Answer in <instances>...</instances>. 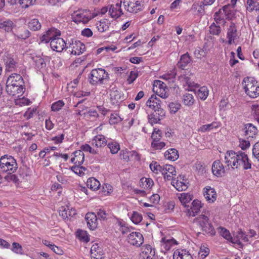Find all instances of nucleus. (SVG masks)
<instances>
[{
    "label": "nucleus",
    "mask_w": 259,
    "mask_h": 259,
    "mask_svg": "<svg viewBox=\"0 0 259 259\" xmlns=\"http://www.w3.org/2000/svg\"><path fill=\"white\" fill-rule=\"evenodd\" d=\"M225 163L228 166L232 168H239L241 166L244 169H248L251 167V163L247 155L244 152L239 151H228L225 156Z\"/></svg>",
    "instance_id": "nucleus-1"
},
{
    "label": "nucleus",
    "mask_w": 259,
    "mask_h": 259,
    "mask_svg": "<svg viewBox=\"0 0 259 259\" xmlns=\"http://www.w3.org/2000/svg\"><path fill=\"white\" fill-rule=\"evenodd\" d=\"M242 84L246 94L250 98H254L259 96V85L253 78L245 77Z\"/></svg>",
    "instance_id": "nucleus-2"
},
{
    "label": "nucleus",
    "mask_w": 259,
    "mask_h": 259,
    "mask_svg": "<svg viewBox=\"0 0 259 259\" xmlns=\"http://www.w3.org/2000/svg\"><path fill=\"white\" fill-rule=\"evenodd\" d=\"M108 79V72L102 68L94 69L89 74V81L93 85L102 84L104 80H107Z\"/></svg>",
    "instance_id": "nucleus-3"
},
{
    "label": "nucleus",
    "mask_w": 259,
    "mask_h": 259,
    "mask_svg": "<svg viewBox=\"0 0 259 259\" xmlns=\"http://www.w3.org/2000/svg\"><path fill=\"white\" fill-rule=\"evenodd\" d=\"M0 168L2 171L12 174L18 168L16 159L12 156L5 155L0 158Z\"/></svg>",
    "instance_id": "nucleus-4"
},
{
    "label": "nucleus",
    "mask_w": 259,
    "mask_h": 259,
    "mask_svg": "<svg viewBox=\"0 0 259 259\" xmlns=\"http://www.w3.org/2000/svg\"><path fill=\"white\" fill-rule=\"evenodd\" d=\"M194 223L199 226L201 230L207 234L214 235V229L209 220L208 217L205 214H201L195 218Z\"/></svg>",
    "instance_id": "nucleus-5"
},
{
    "label": "nucleus",
    "mask_w": 259,
    "mask_h": 259,
    "mask_svg": "<svg viewBox=\"0 0 259 259\" xmlns=\"http://www.w3.org/2000/svg\"><path fill=\"white\" fill-rule=\"evenodd\" d=\"M73 21L77 24L82 23H88L93 18L92 13L89 10H80L74 13L72 15Z\"/></svg>",
    "instance_id": "nucleus-6"
},
{
    "label": "nucleus",
    "mask_w": 259,
    "mask_h": 259,
    "mask_svg": "<svg viewBox=\"0 0 259 259\" xmlns=\"http://www.w3.org/2000/svg\"><path fill=\"white\" fill-rule=\"evenodd\" d=\"M143 0H122L124 9L130 13H136L142 10Z\"/></svg>",
    "instance_id": "nucleus-7"
},
{
    "label": "nucleus",
    "mask_w": 259,
    "mask_h": 259,
    "mask_svg": "<svg viewBox=\"0 0 259 259\" xmlns=\"http://www.w3.org/2000/svg\"><path fill=\"white\" fill-rule=\"evenodd\" d=\"M67 49L69 50L71 54L74 55H79L83 53L85 50L84 45L80 41L75 40L73 41L72 40L69 41Z\"/></svg>",
    "instance_id": "nucleus-8"
},
{
    "label": "nucleus",
    "mask_w": 259,
    "mask_h": 259,
    "mask_svg": "<svg viewBox=\"0 0 259 259\" xmlns=\"http://www.w3.org/2000/svg\"><path fill=\"white\" fill-rule=\"evenodd\" d=\"M239 32L237 30V27L235 24L233 22H231L227 29V44L228 45L235 44L236 41L239 38Z\"/></svg>",
    "instance_id": "nucleus-9"
},
{
    "label": "nucleus",
    "mask_w": 259,
    "mask_h": 259,
    "mask_svg": "<svg viewBox=\"0 0 259 259\" xmlns=\"http://www.w3.org/2000/svg\"><path fill=\"white\" fill-rule=\"evenodd\" d=\"M3 58L6 66V70L9 72L14 71L18 65L16 59L14 58L12 54L7 52L5 53Z\"/></svg>",
    "instance_id": "nucleus-10"
},
{
    "label": "nucleus",
    "mask_w": 259,
    "mask_h": 259,
    "mask_svg": "<svg viewBox=\"0 0 259 259\" xmlns=\"http://www.w3.org/2000/svg\"><path fill=\"white\" fill-rule=\"evenodd\" d=\"M127 241L131 245L139 247L143 243L144 237L140 232H132L128 235Z\"/></svg>",
    "instance_id": "nucleus-11"
},
{
    "label": "nucleus",
    "mask_w": 259,
    "mask_h": 259,
    "mask_svg": "<svg viewBox=\"0 0 259 259\" xmlns=\"http://www.w3.org/2000/svg\"><path fill=\"white\" fill-rule=\"evenodd\" d=\"M242 135L244 136L247 139L251 140L255 138L257 135L258 130L256 126L252 123H247L244 125L241 130Z\"/></svg>",
    "instance_id": "nucleus-12"
},
{
    "label": "nucleus",
    "mask_w": 259,
    "mask_h": 259,
    "mask_svg": "<svg viewBox=\"0 0 259 259\" xmlns=\"http://www.w3.org/2000/svg\"><path fill=\"white\" fill-rule=\"evenodd\" d=\"M68 42H65L64 39L60 37H55L50 41V47L53 51L57 52H61L65 48L67 49Z\"/></svg>",
    "instance_id": "nucleus-13"
},
{
    "label": "nucleus",
    "mask_w": 259,
    "mask_h": 259,
    "mask_svg": "<svg viewBox=\"0 0 259 259\" xmlns=\"http://www.w3.org/2000/svg\"><path fill=\"white\" fill-rule=\"evenodd\" d=\"M25 90V89L23 85L6 84V90L7 93L9 95L16 98H19L24 93Z\"/></svg>",
    "instance_id": "nucleus-14"
},
{
    "label": "nucleus",
    "mask_w": 259,
    "mask_h": 259,
    "mask_svg": "<svg viewBox=\"0 0 259 259\" xmlns=\"http://www.w3.org/2000/svg\"><path fill=\"white\" fill-rule=\"evenodd\" d=\"M165 116V111L163 109L155 110L148 115V122L152 126L154 124L158 123Z\"/></svg>",
    "instance_id": "nucleus-15"
},
{
    "label": "nucleus",
    "mask_w": 259,
    "mask_h": 259,
    "mask_svg": "<svg viewBox=\"0 0 259 259\" xmlns=\"http://www.w3.org/2000/svg\"><path fill=\"white\" fill-rule=\"evenodd\" d=\"M122 3V0H120L116 4L110 6L108 11L112 18L117 19L123 14L121 8Z\"/></svg>",
    "instance_id": "nucleus-16"
},
{
    "label": "nucleus",
    "mask_w": 259,
    "mask_h": 259,
    "mask_svg": "<svg viewBox=\"0 0 259 259\" xmlns=\"http://www.w3.org/2000/svg\"><path fill=\"white\" fill-rule=\"evenodd\" d=\"M178 180H172L171 184L179 191L186 190L188 187V183L186 179H185L184 176H180Z\"/></svg>",
    "instance_id": "nucleus-17"
},
{
    "label": "nucleus",
    "mask_w": 259,
    "mask_h": 259,
    "mask_svg": "<svg viewBox=\"0 0 259 259\" xmlns=\"http://www.w3.org/2000/svg\"><path fill=\"white\" fill-rule=\"evenodd\" d=\"M147 106L153 109L154 111L157 110L161 108V101L156 95H153L148 100L146 103Z\"/></svg>",
    "instance_id": "nucleus-18"
},
{
    "label": "nucleus",
    "mask_w": 259,
    "mask_h": 259,
    "mask_svg": "<svg viewBox=\"0 0 259 259\" xmlns=\"http://www.w3.org/2000/svg\"><path fill=\"white\" fill-rule=\"evenodd\" d=\"M150 168L151 170L155 174H158L159 172L162 173V172H165L166 170L169 171V170L171 171V169L173 170L172 165L165 164L161 166L158 164L156 162H152L150 164Z\"/></svg>",
    "instance_id": "nucleus-19"
},
{
    "label": "nucleus",
    "mask_w": 259,
    "mask_h": 259,
    "mask_svg": "<svg viewBox=\"0 0 259 259\" xmlns=\"http://www.w3.org/2000/svg\"><path fill=\"white\" fill-rule=\"evenodd\" d=\"M203 195L209 203L214 202L217 199V193L214 188L207 186L203 189Z\"/></svg>",
    "instance_id": "nucleus-20"
},
{
    "label": "nucleus",
    "mask_w": 259,
    "mask_h": 259,
    "mask_svg": "<svg viewBox=\"0 0 259 259\" xmlns=\"http://www.w3.org/2000/svg\"><path fill=\"white\" fill-rule=\"evenodd\" d=\"M24 81L22 77L17 73H13L10 75L7 80V85H23Z\"/></svg>",
    "instance_id": "nucleus-21"
},
{
    "label": "nucleus",
    "mask_w": 259,
    "mask_h": 259,
    "mask_svg": "<svg viewBox=\"0 0 259 259\" xmlns=\"http://www.w3.org/2000/svg\"><path fill=\"white\" fill-rule=\"evenodd\" d=\"M88 226L91 230H94L98 225L97 215L94 212H88L85 215Z\"/></svg>",
    "instance_id": "nucleus-22"
},
{
    "label": "nucleus",
    "mask_w": 259,
    "mask_h": 259,
    "mask_svg": "<svg viewBox=\"0 0 259 259\" xmlns=\"http://www.w3.org/2000/svg\"><path fill=\"white\" fill-rule=\"evenodd\" d=\"M155 253V249L151 245L146 244L142 247L141 256L143 259H152Z\"/></svg>",
    "instance_id": "nucleus-23"
},
{
    "label": "nucleus",
    "mask_w": 259,
    "mask_h": 259,
    "mask_svg": "<svg viewBox=\"0 0 259 259\" xmlns=\"http://www.w3.org/2000/svg\"><path fill=\"white\" fill-rule=\"evenodd\" d=\"M211 169L213 174L217 177L223 176L225 172L223 164L219 160L213 162Z\"/></svg>",
    "instance_id": "nucleus-24"
},
{
    "label": "nucleus",
    "mask_w": 259,
    "mask_h": 259,
    "mask_svg": "<svg viewBox=\"0 0 259 259\" xmlns=\"http://www.w3.org/2000/svg\"><path fill=\"white\" fill-rule=\"evenodd\" d=\"M202 207V204L200 201L196 199L191 203L190 208L187 209V213L189 216L194 217L200 211Z\"/></svg>",
    "instance_id": "nucleus-25"
},
{
    "label": "nucleus",
    "mask_w": 259,
    "mask_h": 259,
    "mask_svg": "<svg viewBox=\"0 0 259 259\" xmlns=\"http://www.w3.org/2000/svg\"><path fill=\"white\" fill-rule=\"evenodd\" d=\"M90 253L92 258L102 259L104 257L102 249L97 243H95L92 245Z\"/></svg>",
    "instance_id": "nucleus-26"
},
{
    "label": "nucleus",
    "mask_w": 259,
    "mask_h": 259,
    "mask_svg": "<svg viewBox=\"0 0 259 259\" xmlns=\"http://www.w3.org/2000/svg\"><path fill=\"white\" fill-rule=\"evenodd\" d=\"M158 85L159 88V91L157 90L156 91L157 95L163 99L167 98L168 97L169 94L165 91V89L167 90H168L167 88H166L165 85L161 81H157L154 84V87L153 88L154 91L155 90V88H157Z\"/></svg>",
    "instance_id": "nucleus-27"
},
{
    "label": "nucleus",
    "mask_w": 259,
    "mask_h": 259,
    "mask_svg": "<svg viewBox=\"0 0 259 259\" xmlns=\"http://www.w3.org/2000/svg\"><path fill=\"white\" fill-rule=\"evenodd\" d=\"M57 29L55 28H52L49 29L45 33L40 37V39L41 42L44 43H48L52 39L55 38V37L57 35Z\"/></svg>",
    "instance_id": "nucleus-28"
},
{
    "label": "nucleus",
    "mask_w": 259,
    "mask_h": 259,
    "mask_svg": "<svg viewBox=\"0 0 259 259\" xmlns=\"http://www.w3.org/2000/svg\"><path fill=\"white\" fill-rule=\"evenodd\" d=\"M76 210L75 209L71 208L70 209L69 207L67 205L65 206H62L59 209V214L62 217L65 219L69 217H73L76 214Z\"/></svg>",
    "instance_id": "nucleus-29"
},
{
    "label": "nucleus",
    "mask_w": 259,
    "mask_h": 259,
    "mask_svg": "<svg viewBox=\"0 0 259 259\" xmlns=\"http://www.w3.org/2000/svg\"><path fill=\"white\" fill-rule=\"evenodd\" d=\"M160 243L161 247L164 249L165 251H167L177 244V241L174 238L165 237L162 238Z\"/></svg>",
    "instance_id": "nucleus-30"
},
{
    "label": "nucleus",
    "mask_w": 259,
    "mask_h": 259,
    "mask_svg": "<svg viewBox=\"0 0 259 259\" xmlns=\"http://www.w3.org/2000/svg\"><path fill=\"white\" fill-rule=\"evenodd\" d=\"M73 157L71 158V161L74 163V164L81 165L83 163L84 160V155L81 150L75 151L72 154Z\"/></svg>",
    "instance_id": "nucleus-31"
},
{
    "label": "nucleus",
    "mask_w": 259,
    "mask_h": 259,
    "mask_svg": "<svg viewBox=\"0 0 259 259\" xmlns=\"http://www.w3.org/2000/svg\"><path fill=\"white\" fill-rule=\"evenodd\" d=\"M106 143L107 141L105 137L102 135L95 136L92 141V145L97 148L105 146Z\"/></svg>",
    "instance_id": "nucleus-32"
},
{
    "label": "nucleus",
    "mask_w": 259,
    "mask_h": 259,
    "mask_svg": "<svg viewBox=\"0 0 259 259\" xmlns=\"http://www.w3.org/2000/svg\"><path fill=\"white\" fill-rule=\"evenodd\" d=\"M179 153L177 149L171 148L167 150L164 153V157L166 159L175 161L179 158Z\"/></svg>",
    "instance_id": "nucleus-33"
},
{
    "label": "nucleus",
    "mask_w": 259,
    "mask_h": 259,
    "mask_svg": "<svg viewBox=\"0 0 259 259\" xmlns=\"http://www.w3.org/2000/svg\"><path fill=\"white\" fill-rule=\"evenodd\" d=\"M191 62L190 57L188 53H186L181 56L180 60L178 62V66L182 68H185Z\"/></svg>",
    "instance_id": "nucleus-34"
},
{
    "label": "nucleus",
    "mask_w": 259,
    "mask_h": 259,
    "mask_svg": "<svg viewBox=\"0 0 259 259\" xmlns=\"http://www.w3.org/2000/svg\"><path fill=\"white\" fill-rule=\"evenodd\" d=\"M226 17L223 10L220 9L213 15L214 20L217 24L224 25L226 23L225 17Z\"/></svg>",
    "instance_id": "nucleus-35"
},
{
    "label": "nucleus",
    "mask_w": 259,
    "mask_h": 259,
    "mask_svg": "<svg viewBox=\"0 0 259 259\" xmlns=\"http://www.w3.org/2000/svg\"><path fill=\"white\" fill-rule=\"evenodd\" d=\"M192 195L189 193H183L179 196V199L182 204L185 207H188L189 203L192 199Z\"/></svg>",
    "instance_id": "nucleus-36"
},
{
    "label": "nucleus",
    "mask_w": 259,
    "mask_h": 259,
    "mask_svg": "<svg viewBox=\"0 0 259 259\" xmlns=\"http://www.w3.org/2000/svg\"><path fill=\"white\" fill-rule=\"evenodd\" d=\"M110 23L107 19H102L96 24L98 30L101 32H104L108 30Z\"/></svg>",
    "instance_id": "nucleus-37"
},
{
    "label": "nucleus",
    "mask_w": 259,
    "mask_h": 259,
    "mask_svg": "<svg viewBox=\"0 0 259 259\" xmlns=\"http://www.w3.org/2000/svg\"><path fill=\"white\" fill-rule=\"evenodd\" d=\"M110 96L112 104H116L120 102L121 93L119 91L113 89L110 91Z\"/></svg>",
    "instance_id": "nucleus-38"
},
{
    "label": "nucleus",
    "mask_w": 259,
    "mask_h": 259,
    "mask_svg": "<svg viewBox=\"0 0 259 259\" xmlns=\"http://www.w3.org/2000/svg\"><path fill=\"white\" fill-rule=\"evenodd\" d=\"M87 185L89 188L95 191L99 188L100 183L95 178H90L88 180Z\"/></svg>",
    "instance_id": "nucleus-39"
},
{
    "label": "nucleus",
    "mask_w": 259,
    "mask_h": 259,
    "mask_svg": "<svg viewBox=\"0 0 259 259\" xmlns=\"http://www.w3.org/2000/svg\"><path fill=\"white\" fill-rule=\"evenodd\" d=\"M219 233L225 239L228 240L232 243H235L234 239L231 236V235L229 230L223 227H219L218 228Z\"/></svg>",
    "instance_id": "nucleus-40"
},
{
    "label": "nucleus",
    "mask_w": 259,
    "mask_h": 259,
    "mask_svg": "<svg viewBox=\"0 0 259 259\" xmlns=\"http://www.w3.org/2000/svg\"><path fill=\"white\" fill-rule=\"evenodd\" d=\"M174 259H193L192 256L186 250H182L178 252V254L175 253Z\"/></svg>",
    "instance_id": "nucleus-41"
},
{
    "label": "nucleus",
    "mask_w": 259,
    "mask_h": 259,
    "mask_svg": "<svg viewBox=\"0 0 259 259\" xmlns=\"http://www.w3.org/2000/svg\"><path fill=\"white\" fill-rule=\"evenodd\" d=\"M220 126V123L217 122H213L210 124H204L199 128V131L206 132L210 131L214 128H217Z\"/></svg>",
    "instance_id": "nucleus-42"
},
{
    "label": "nucleus",
    "mask_w": 259,
    "mask_h": 259,
    "mask_svg": "<svg viewBox=\"0 0 259 259\" xmlns=\"http://www.w3.org/2000/svg\"><path fill=\"white\" fill-rule=\"evenodd\" d=\"M240 240L244 242H247L248 241V237L245 232H243L241 230H239L237 232L236 237L234 239V243L239 244Z\"/></svg>",
    "instance_id": "nucleus-43"
},
{
    "label": "nucleus",
    "mask_w": 259,
    "mask_h": 259,
    "mask_svg": "<svg viewBox=\"0 0 259 259\" xmlns=\"http://www.w3.org/2000/svg\"><path fill=\"white\" fill-rule=\"evenodd\" d=\"M182 101L185 105L191 106L194 103L195 99L192 94L187 93L183 95Z\"/></svg>",
    "instance_id": "nucleus-44"
},
{
    "label": "nucleus",
    "mask_w": 259,
    "mask_h": 259,
    "mask_svg": "<svg viewBox=\"0 0 259 259\" xmlns=\"http://www.w3.org/2000/svg\"><path fill=\"white\" fill-rule=\"evenodd\" d=\"M71 169L73 171L75 174L79 176H83L86 171H88L87 169L80 165L75 164L74 166H73L71 167Z\"/></svg>",
    "instance_id": "nucleus-45"
},
{
    "label": "nucleus",
    "mask_w": 259,
    "mask_h": 259,
    "mask_svg": "<svg viewBox=\"0 0 259 259\" xmlns=\"http://www.w3.org/2000/svg\"><path fill=\"white\" fill-rule=\"evenodd\" d=\"M28 27L33 31H36L40 29L41 24L37 19H32L28 23Z\"/></svg>",
    "instance_id": "nucleus-46"
},
{
    "label": "nucleus",
    "mask_w": 259,
    "mask_h": 259,
    "mask_svg": "<svg viewBox=\"0 0 259 259\" xmlns=\"http://www.w3.org/2000/svg\"><path fill=\"white\" fill-rule=\"evenodd\" d=\"M140 186L144 189H150L154 184L153 181L150 178H142L140 180Z\"/></svg>",
    "instance_id": "nucleus-47"
},
{
    "label": "nucleus",
    "mask_w": 259,
    "mask_h": 259,
    "mask_svg": "<svg viewBox=\"0 0 259 259\" xmlns=\"http://www.w3.org/2000/svg\"><path fill=\"white\" fill-rule=\"evenodd\" d=\"M208 93V89L205 86L200 88L197 91L198 97L202 100H205L207 98Z\"/></svg>",
    "instance_id": "nucleus-48"
},
{
    "label": "nucleus",
    "mask_w": 259,
    "mask_h": 259,
    "mask_svg": "<svg viewBox=\"0 0 259 259\" xmlns=\"http://www.w3.org/2000/svg\"><path fill=\"white\" fill-rule=\"evenodd\" d=\"M117 226L119 227L118 230L121 232L122 234H126L128 233L132 232V228L129 227L125 223L119 222L117 224Z\"/></svg>",
    "instance_id": "nucleus-49"
},
{
    "label": "nucleus",
    "mask_w": 259,
    "mask_h": 259,
    "mask_svg": "<svg viewBox=\"0 0 259 259\" xmlns=\"http://www.w3.org/2000/svg\"><path fill=\"white\" fill-rule=\"evenodd\" d=\"M234 7L231 6L230 5H227L224 6L222 9L224 11L226 18H229L232 17L234 14Z\"/></svg>",
    "instance_id": "nucleus-50"
},
{
    "label": "nucleus",
    "mask_w": 259,
    "mask_h": 259,
    "mask_svg": "<svg viewBox=\"0 0 259 259\" xmlns=\"http://www.w3.org/2000/svg\"><path fill=\"white\" fill-rule=\"evenodd\" d=\"M173 170L171 171H167L166 170L165 172H162L161 174L163 176L164 179L166 181H170L173 180V176H176V171L174 166L172 165Z\"/></svg>",
    "instance_id": "nucleus-51"
},
{
    "label": "nucleus",
    "mask_w": 259,
    "mask_h": 259,
    "mask_svg": "<svg viewBox=\"0 0 259 259\" xmlns=\"http://www.w3.org/2000/svg\"><path fill=\"white\" fill-rule=\"evenodd\" d=\"M209 28L210 33L212 35H219L222 31L220 26L215 23H212Z\"/></svg>",
    "instance_id": "nucleus-52"
},
{
    "label": "nucleus",
    "mask_w": 259,
    "mask_h": 259,
    "mask_svg": "<svg viewBox=\"0 0 259 259\" xmlns=\"http://www.w3.org/2000/svg\"><path fill=\"white\" fill-rule=\"evenodd\" d=\"M181 81L183 82L184 85H187L189 87H193L195 85V83L190 79V78L185 75H181L179 77Z\"/></svg>",
    "instance_id": "nucleus-53"
},
{
    "label": "nucleus",
    "mask_w": 259,
    "mask_h": 259,
    "mask_svg": "<svg viewBox=\"0 0 259 259\" xmlns=\"http://www.w3.org/2000/svg\"><path fill=\"white\" fill-rule=\"evenodd\" d=\"M131 221L135 224H139L142 220V215L137 211H133L130 216Z\"/></svg>",
    "instance_id": "nucleus-54"
},
{
    "label": "nucleus",
    "mask_w": 259,
    "mask_h": 259,
    "mask_svg": "<svg viewBox=\"0 0 259 259\" xmlns=\"http://www.w3.org/2000/svg\"><path fill=\"white\" fill-rule=\"evenodd\" d=\"M108 147L110 149V152L112 154L117 153L120 149V146L118 143L116 142H109L108 145Z\"/></svg>",
    "instance_id": "nucleus-55"
},
{
    "label": "nucleus",
    "mask_w": 259,
    "mask_h": 259,
    "mask_svg": "<svg viewBox=\"0 0 259 259\" xmlns=\"http://www.w3.org/2000/svg\"><path fill=\"white\" fill-rule=\"evenodd\" d=\"M12 25L13 22L11 21H0V28L4 29L6 31H11Z\"/></svg>",
    "instance_id": "nucleus-56"
},
{
    "label": "nucleus",
    "mask_w": 259,
    "mask_h": 259,
    "mask_svg": "<svg viewBox=\"0 0 259 259\" xmlns=\"http://www.w3.org/2000/svg\"><path fill=\"white\" fill-rule=\"evenodd\" d=\"M65 105L64 102L62 100H58L53 103L51 106L52 111L58 112Z\"/></svg>",
    "instance_id": "nucleus-57"
},
{
    "label": "nucleus",
    "mask_w": 259,
    "mask_h": 259,
    "mask_svg": "<svg viewBox=\"0 0 259 259\" xmlns=\"http://www.w3.org/2000/svg\"><path fill=\"white\" fill-rule=\"evenodd\" d=\"M30 34V33L28 30L25 29H21V31L18 32L17 34H15V35L18 38L25 39L29 37Z\"/></svg>",
    "instance_id": "nucleus-58"
},
{
    "label": "nucleus",
    "mask_w": 259,
    "mask_h": 259,
    "mask_svg": "<svg viewBox=\"0 0 259 259\" xmlns=\"http://www.w3.org/2000/svg\"><path fill=\"white\" fill-rule=\"evenodd\" d=\"M122 120L118 114L114 113L111 114L109 122L111 124H116L120 122Z\"/></svg>",
    "instance_id": "nucleus-59"
},
{
    "label": "nucleus",
    "mask_w": 259,
    "mask_h": 259,
    "mask_svg": "<svg viewBox=\"0 0 259 259\" xmlns=\"http://www.w3.org/2000/svg\"><path fill=\"white\" fill-rule=\"evenodd\" d=\"M77 233L78 237L80 240L85 242L89 241L90 239L87 235L86 231L83 230H78Z\"/></svg>",
    "instance_id": "nucleus-60"
},
{
    "label": "nucleus",
    "mask_w": 259,
    "mask_h": 259,
    "mask_svg": "<svg viewBox=\"0 0 259 259\" xmlns=\"http://www.w3.org/2000/svg\"><path fill=\"white\" fill-rule=\"evenodd\" d=\"M11 250L17 254H23V249L22 246L18 243L14 242L12 244Z\"/></svg>",
    "instance_id": "nucleus-61"
},
{
    "label": "nucleus",
    "mask_w": 259,
    "mask_h": 259,
    "mask_svg": "<svg viewBox=\"0 0 259 259\" xmlns=\"http://www.w3.org/2000/svg\"><path fill=\"white\" fill-rule=\"evenodd\" d=\"M161 137V132L160 130L154 128L151 135V138L153 140L152 142L159 141Z\"/></svg>",
    "instance_id": "nucleus-62"
},
{
    "label": "nucleus",
    "mask_w": 259,
    "mask_h": 259,
    "mask_svg": "<svg viewBox=\"0 0 259 259\" xmlns=\"http://www.w3.org/2000/svg\"><path fill=\"white\" fill-rule=\"evenodd\" d=\"M253 156L259 161V142H256L252 148Z\"/></svg>",
    "instance_id": "nucleus-63"
},
{
    "label": "nucleus",
    "mask_w": 259,
    "mask_h": 259,
    "mask_svg": "<svg viewBox=\"0 0 259 259\" xmlns=\"http://www.w3.org/2000/svg\"><path fill=\"white\" fill-rule=\"evenodd\" d=\"M252 109L253 111L254 118L259 123V105L257 104L252 105Z\"/></svg>",
    "instance_id": "nucleus-64"
}]
</instances>
